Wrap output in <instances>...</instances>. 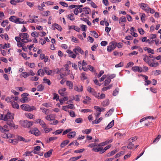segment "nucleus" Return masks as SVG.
<instances>
[{
  "label": "nucleus",
  "instance_id": "obj_63",
  "mask_svg": "<svg viewBox=\"0 0 161 161\" xmlns=\"http://www.w3.org/2000/svg\"><path fill=\"white\" fill-rule=\"evenodd\" d=\"M129 144L128 145L127 147L128 149H131L133 148L134 147V145L132 143V142H129Z\"/></svg>",
  "mask_w": 161,
  "mask_h": 161
},
{
  "label": "nucleus",
  "instance_id": "obj_37",
  "mask_svg": "<svg viewBox=\"0 0 161 161\" xmlns=\"http://www.w3.org/2000/svg\"><path fill=\"white\" fill-rule=\"evenodd\" d=\"M114 111V109L113 108H111L110 109L107 113L105 114V116L106 117H108L110 115H111L113 112Z\"/></svg>",
  "mask_w": 161,
  "mask_h": 161
},
{
  "label": "nucleus",
  "instance_id": "obj_46",
  "mask_svg": "<svg viewBox=\"0 0 161 161\" xmlns=\"http://www.w3.org/2000/svg\"><path fill=\"white\" fill-rule=\"evenodd\" d=\"M0 131L2 133H6L9 131L8 129H4L3 127L0 126Z\"/></svg>",
  "mask_w": 161,
  "mask_h": 161
},
{
  "label": "nucleus",
  "instance_id": "obj_2",
  "mask_svg": "<svg viewBox=\"0 0 161 161\" xmlns=\"http://www.w3.org/2000/svg\"><path fill=\"white\" fill-rule=\"evenodd\" d=\"M1 117L0 119L5 121L13 120L14 119V114L9 112H8L6 115H1Z\"/></svg>",
  "mask_w": 161,
  "mask_h": 161
},
{
  "label": "nucleus",
  "instance_id": "obj_20",
  "mask_svg": "<svg viewBox=\"0 0 161 161\" xmlns=\"http://www.w3.org/2000/svg\"><path fill=\"white\" fill-rule=\"evenodd\" d=\"M76 135L75 131H72L69 132L67 134V136L69 138H71L74 137Z\"/></svg>",
  "mask_w": 161,
  "mask_h": 161
},
{
  "label": "nucleus",
  "instance_id": "obj_57",
  "mask_svg": "<svg viewBox=\"0 0 161 161\" xmlns=\"http://www.w3.org/2000/svg\"><path fill=\"white\" fill-rule=\"evenodd\" d=\"M111 147V144H110L105 147L104 148H103V153L104 152H105L107 149L110 148Z\"/></svg>",
  "mask_w": 161,
  "mask_h": 161
},
{
  "label": "nucleus",
  "instance_id": "obj_47",
  "mask_svg": "<svg viewBox=\"0 0 161 161\" xmlns=\"http://www.w3.org/2000/svg\"><path fill=\"white\" fill-rule=\"evenodd\" d=\"M107 78L105 80L104 82V85L105 86H106L108 84H109L110 82L111 81V80H110V79L108 78L107 77Z\"/></svg>",
  "mask_w": 161,
  "mask_h": 161
},
{
  "label": "nucleus",
  "instance_id": "obj_19",
  "mask_svg": "<svg viewBox=\"0 0 161 161\" xmlns=\"http://www.w3.org/2000/svg\"><path fill=\"white\" fill-rule=\"evenodd\" d=\"M11 104L12 105V107L14 108H16L18 109L19 108V105L15 101H9Z\"/></svg>",
  "mask_w": 161,
  "mask_h": 161
},
{
  "label": "nucleus",
  "instance_id": "obj_48",
  "mask_svg": "<svg viewBox=\"0 0 161 161\" xmlns=\"http://www.w3.org/2000/svg\"><path fill=\"white\" fill-rule=\"evenodd\" d=\"M91 129H86V130H82V132L83 133H86V134H89L91 132Z\"/></svg>",
  "mask_w": 161,
  "mask_h": 161
},
{
  "label": "nucleus",
  "instance_id": "obj_13",
  "mask_svg": "<svg viewBox=\"0 0 161 161\" xmlns=\"http://www.w3.org/2000/svg\"><path fill=\"white\" fill-rule=\"evenodd\" d=\"M74 89L75 91H77L78 92H81L83 91V86L80 85L77 86L76 85L74 86Z\"/></svg>",
  "mask_w": 161,
  "mask_h": 161
},
{
  "label": "nucleus",
  "instance_id": "obj_8",
  "mask_svg": "<svg viewBox=\"0 0 161 161\" xmlns=\"http://www.w3.org/2000/svg\"><path fill=\"white\" fill-rule=\"evenodd\" d=\"M66 53H68V56L69 57L75 59L76 57V54L71 50L68 49L66 51Z\"/></svg>",
  "mask_w": 161,
  "mask_h": 161
},
{
  "label": "nucleus",
  "instance_id": "obj_24",
  "mask_svg": "<svg viewBox=\"0 0 161 161\" xmlns=\"http://www.w3.org/2000/svg\"><path fill=\"white\" fill-rule=\"evenodd\" d=\"M66 85L69 87L70 89H72L73 88V83L70 81L67 80L66 82Z\"/></svg>",
  "mask_w": 161,
  "mask_h": 161
},
{
  "label": "nucleus",
  "instance_id": "obj_56",
  "mask_svg": "<svg viewBox=\"0 0 161 161\" xmlns=\"http://www.w3.org/2000/svg\"><path fill=\"white\" fill-rule=\"evenodd\" d=\"M38 36H46V33L44 31H40L38 32Z\"/></svg>",
  "mask_w": 161,
  "mask_h": 161
},
{
  "label": "nucleus",
  "instance_id": "obj_16",
  "mask_svg": "<svg viewBox=\"0 0 161 161\" xmlns=\"http://www.w3.org/2000/svg\"><path fill=\"white\" fill-rule=\"evenodd\" d=\"M16 138L18 139V140L20 141H23L25 142H29L30 141V140L29 139L26 140L23 137L19 136H17Z\"/></svg>",
  "mask_w": 161,
  "mask_h": 161
},
{
  "label": "nucleus",
  "instance_id": "obj_36",
  "mask_svg": "<svg viewBox=\"0 0 161 161\" xmlns=\"http://www.w3.org/2000/svg\"><path fill=\"white\" fill-rule=\"evenodd\" d=\"M38 75L41 76H43L44 74V72L42 69H40L37 71Z\"/></svg>",
  "mask_w": 161,
  "mask_h": 161
},
{
  "label": "nucleus",
  "instance_id": "obj_50",
  "mask_svg": "<svg viewBox=\"0 0 161 161\" xmlns=\"http://www.w3.org/2000/svg\"><path fill=\"white\" fill-rule=\"evenodd\" d=\"M109 104V101H103L101 103V105L103 107H105L108 105Z\"/></svg>",
  "mask_w": 161,
  "mask_h": 161
},
{
  "label": "nucleus",
  "instance_id": "obj_61",
  "mask_svg": "<svg viewBox=\"0 0 161 161\" xmlns=\"http://www.w3.org/2000/svg\"><path fill=\"white\" fill-rule=\"evenodd\" d=\"M148 65L152 67H156L157 66H158L159 65V64L158 63H149V64H148Z\"/></svg>",
  "mask_w": 161,
  "mask_h": 161
},
{
  "label": "nucleus",
  "instance_id": "obj_33",
  "mask_svg": "<svg viewBox=\"0 0 161 161\" xmlns=\"http://www.w3.org/2000/svg\"><path fill=\"white\" fill-rule=\"evenodd\" d=\"M40 109L42 110V112L46 114H47L49 113V111L48 109L44 108H41Z\"/></svg>",
  "mask_w": 161,
  "mask_h": 161
},
{
  "label": "nucleus",
  "instance_id": "obj_59",
  "mask_svg": "<svg viewBox=\"0 0 161 161\" xmlns=\"http://www.w3.org/2000/svg\"><path fill=\"white\" fill-rule=\"evenodd\" d=\"M107 77L110 79V80L111 79H112L114 78L115 76V75L113 74H108L107 75Z\"/></svg>",
  "mask_w": 161,
  "mask_h": 161
},
{
  "label": "nucleus",
  "instance_id": "obj_6",
  "mask_svg": "<svg viewBox=\"0 0 161 161\" xmlns=\"http://www.w3.org/2000/svg\"><path fill=\"white\" fill-rule=\"evenodd\" d=\"M139 5L141 8L142 9L145 11H146L147 13H149L148 9L149 7L148 6L144 3H141L139 4Z\"/></svg>",
  "mask_w": 161,
  "mask_h": 161
},
{
  "label": "nucleus",
  "instance_id": "obj_58",
  "mask_svg": "<svg viewBox=\"0 0 161 161\" xmlns=\"http://www.w3.org/2000/svg\"><path fill=\"white\" fill-rule=\"evenodd\" d=\"M124 151H121L119 153H117L115 156V158H117L120 157L121 155L124 154Z\"/></svg>",
  "mask_w": 161,
  "mask_h": 161
},
{
  "label": "nucleus",
  "instance_id": "obj_51",
  "mask_svg": "<svg viewBox=\"0 0 161 161\" xmlns=\"http://www.w3.org/2000/svg\"><path fill=\"white\" fill-rule=\"evenodd\" d=\"M80 27L81 28V31H86L87 27L86 25H81Z\"/></svg>",
  "mask_w": 161,
  "mask_h": 161
},
{
  "label": "nucleus",
  "instance_id": "obj_12",
  "mask_svg": "<svg viewBox=\"0 0 161 161\" xmlns=\"http://www.w3.org/2000/svg\"><path fill=\"white\" fill-rule=\"evenodd\" d=\"M21 108L24 110L30 111V106L26 104H23L21 105Z\"/></svg>",
  "mask_w": 161,
  "mask_h": 161
},
{
  "label": "nucleus",
  "instance_id": "obj_17",
  "mask_svg": "<svg viewBox=\"0 0 161 161\" xmlns=\"http://www.w3.org/2000/svg\"><path fill=\"white\" fill-rule=\"evenodd\" d=\"M83 13L87 15L89 14L91 12V10L90 8L87 7H85L83 8Z\"/></svg>",
  "mask_w": 161,
  "mask_h": 161
},
{
  "label": "nucleus",
  "instance_id": "obj_5",
  "mask_svg": "<svg viewBox=\"0 0 161 161\" xmlns=\"http://www.w3.org/2000/svg\"><path fill=\"white\" fill-rule=\"evenodd\" d=\"M33 124V122L26 120L24 121L22 124V125L24 127L28 128L31 126Z\"/></svg>",
  "mask_w": 161,
  "mask_h": 161
},
{
  "label": "nucleus",
  "instance_id": "obj_18",
  "mask_svg": "<svg viewBox=\"0 0 161 161\" xmlns=\"http://www.w3.org/2000/svg\"><path fill=\"white\" fill-rule=\"evenodd\" d=\"M6 124L8 125L10 127L15 128V126L14 124V123L13 120H8L6 122Z\"/></svg>",
  "mask_w": 161,
  "mask_h": 161
},
{
  "label": "nucleus",
  "instance_id": "obj_25",
  "mask_svg": "<svg viewBox=\"0 0 161 161\" xmlns=\"http://www.w3.org/2000/svg\"><path fill=\"white\" fill-rule=\"evenodd\" d=\"M28 76H29L28 73L25 72H22L20 75V78L24 77L25 78H26Z\"/></svg>",
  "mask_w": 161,
  "mask_h": 161
},
{
  "label": "nucleus",
  "instance_id": "obj_10",
  "mask_svg": "<svg viewBox=\"0 0 161 161\" xmlns=\"http://www.w3.org/2000/svg\"><path fill=\"white\" fill-rule=\"evenodd\" d=\"M15 23L16 24H26V22L23 21L22 19L17 17Z\"/></svg>",
  "mask_w": 161,
  "mask_h": 161
},
{
  "label": "nucleus",
  "instance_id": "obj_7",
  "mask_svg": "<svg viewBox=\"0 0 161 161\" xmlns=\"http://www.w3.org/2000/svg\"><path fill=\"white\" fill-rule=\"evenodd\" d=\"M66 88H63L58 91V93L61 96L64 97L67 95L68 93L66 92Z\"/></svg>",
  "mask_w": 161,
  "mask_h": 161
},
{
  "label": "nucleus",
  "instance_id": "obj_28",
  "mask_svg": "<svg viewBox=\"0 0 161 161\" xmlns=\"http://www.w3.org/2000/svg\"><path fill=\"white\" fill-rule=\"evenodd\" d=\"M114 120H113L111 121L107 125V127H106L105 128V129L108 130L110 128L112 127L114 125Z\"/></svg>",
  "mask_w": 161,
  "mask_h": 161
},
{
  "label": "nucleus",
  "instance_id": "obj_44",
  "mask_svg": "<svg viewBox=\"0 0 161 161\" xmlns=\"http://www.w3.org/2000/svg\"><path fill=\"white\" fill-rule=\"evenodd\" d=\"M113 86V84L109 85L108 86L103 87L102 89V91H106L111 88Z\"/></svg>",
  "mask_w": 161,
  "mask_h": 161
},
{
  "label": "nucleus",
  "instance_id": "obj_54",
  "mask_svg": "<svg viewBox=\"0 0 161 161\" xmlns=\"http://www.w3.org/2000/svg\"><path fill=\"white\" fill-rule=\"evenodd\" d=\"M52 115H47L45 117V119L47 120L51 121L52 120Z\"/></svg>",
  "mask_w": 161,
  "mask_h": 161
},
{
  "label": "nucleus",
  "instance_id": "obj_11",
  "mask_svg": "<svg viewBox=\"0 0 161 161\" xmlns=\"http://www.w3.org/2000/svg\"><path fill=\"white\" fill-rule=\"evenodd\" d=\"M31 133L34 134L36 136H38L40 135V132L36 128H34L30 130Z\"/></svg>",
  "mask_w": 161,
  "mask_h": 161
},
{
  "label": "nucleus",
  "instance_id": "obj_52",
  "mask_svg": "<svg viewBox=\"0 0 161 161\" xmlns=\"http://www.w3.org/2000/svg\"><path fill=\"white\" fill-rule=\"evenodd\" d=\"M44 89V86L42 85H38L37 87V91H42Z\"/></svg>",
  "mask_w": 161,
  "mask_h": 161
},
{
  "label": "nucleus",
  "instance_id": "obj_9",
  "mask_svg": "<svg viewBox=\"0 0 161 161\" xmlns=\"http://www.w3.org/2000/svg\"><path fill=\"white\" fill-rule=\"evenodd\" d=\"M131 69L132 70L135 72H141L143 71V69L142 67H139L136 66H135L134 67H133L131 68Z\"/></svg>",
  "mask_w": 161,
  "mask_h": 161
},
{
  "label": "nucleus",
  "instance_id": "obj_32",
  "mask_svg": "<svg viewBox=\"0 0 161 161\" xmlns=\"http://www.w3.org/2000/svg\"><path fill=\"white\" fill-rule=\"evenodd\" d=\"M81 157V156L77 157H74L70 158L69 160V161H75L77 160L80 159Z\"/></svg>",
  "mask_w": 161,
  "mask_h": 161
},
{
  "label": "nucleus",
  "instance_id": "obj_26",
  "mask_svg": "<svg viewBox=\"0 0 161 161\" xmlns=\"http://www.w3.org/2000/svg\"><path fill=\"white\" fill-rule=\"evenodd\" d=\"M67 17L68 19L71 21H73L75 19L74 14H73L68 15Z\"/></svg>",
  "mask_w": 161,
  "mask_h": 161
},
{
  "label": "nucleus",
  "instance_id": "obj_22",
  "mask_svg": "<svg viewBox=\"0 0 161 161\" xmlns=\"http://www.w3.org/2000/svg\"><path fill=\"white\" fill-rule=\"evenodd\" d=\"M53 150V149H51L45 153L44 155L45 157L47 158L50 157L52 154Z\"/></svg>",
  "mask_w": 161,
  "mask_h": 161
},
{
  "label": "nucleus",
  "instance_id": "obj_55",
  "mask_svg": "<svg viewBox=\"0 0 161 161\" xmlns=\"http://www.w3.org/2000/svg\"><path fill=\"white\" fill-rule=\"evenodd\" d=\"M137 139V137L136 136L133 137L129 139L128 141L129 142H133Z\"/></svg>",
  "mask_w": 161,
  "mask_h": 161
},
{
  "label": "nucleus",
  "instance_id": "obj_14",
  "mask_svg": "<svg viewBox=\"0 0 161 161\" xmlns=\"http://www.w3.org/2000/svg\"><path fill=\"white\" fill-rule=\"evenodd\" d=\"M102 149V147H94L92 149V150L97 152H100V153L101 154L103 153Z\"/></svg>",
  "mask_w": 161,
  "mask_h": 161
},
{
  "label": "nucleus",
  "instance_id": "obj_45",
  "mask_svg": "<svg viewBox=\"0 0 161 161\" xmlns=\"http://www.w3.org/2000/svg\"><path fill=\"white\" fill-rule=\"evenodd\" d=\"M50 12L49 11H43L42 13V15L43 16H47L50 14Z\"/></svg>",
  "mask_w": 161,
  "mask_h": 161
},
{
  "label": "nucleus",
  "instance_id": "obj_4",
  "mask_svg": "<svg viewBox=\"0 0 161 161\" xmlns=\"http://www.w3.org/2000/svg\"><path fill=\"white\" fill-rule=\"evenodd\" d=\"M115 45L114 42H112L109 43L108 46L107 50L109 52H111L115 48Z\"/></svg>",
  "mask_w": 161,
  "mask_h": 161
},
{
  "label": "nucleus",
  "instance_id": "obj_62",
  "mask_svg": "<svg viewBox=\"0 0 161 161\" xmlns=\"http://www.w3.org/2000/svg\"><path fill=\"white\" fill-rule=\"evenodd\" d=\"M58 138V137L56 136L51 137L49 138L48 141H47V142L49 143L50 142L56 140Z\"/></svg>",
  "mask_w": 161,
  "mask_h": 161
},
{
  "label": "nucleus",
  "instance_id": "obj_31",
  "mask_svg": "<svg viewBox=\"0 0 161 161\" xmlns=\"http://www.w3.org/2000/svg\"><path fill=\"white\" fill-rule=\"evenodd\" d=\"M69 141L68 140H65L64 141L62 142L60 146L61 147L63 148L66 145L69 143Z\"/></svg>",
  "mask_w": 161,
  "mask_h": 161
},
{
  "label": "nucleus",
  "instance_id": "obj_40",
  "mask_svg": "<svg viewBox=\"0 0 161 161\" xmlns=\"http://www.w3.org/2000/svg\"><path fill=\"white\" fill-rule=\"evenodd\" d=\"M63 129H59L56 130L55 131L53 132V133L54 134L57 135L60 134L62 133V132L63 131Z\"/></svg>",
  "mask_w": 161,
  "mask_h": 161
},
{
  "label": "nucleus",
  "instance_id": "obj_27",
  "mask_svg": "<svg viewBox=\"0 0 161 161\" xmlns=\"http://www.w3.org/2000/svg\"><path fill=\"white\" fill-rule=\"evenodd\" d=\"M28 94L26 93H24L21 95L22 97V101H28V98L27 97V96Z\"/></svg>",
  "mask_w": 161,
  "mask_h": 161
},
{
  "label": "nucleus",
  "instance_id": "obj_38",
  "mask_svg": "<svg viewBox=\"0 0 161 161\" xmlns=\"http://www.w3.org/2000/svg\"><path fill=\"white\" fill-rule=\"evenodd\" d=\"M17 17L15 16L12 15L9 18V20L12 22L15 23V21L16 20V19Z\"/></svg>",
  "mask_w": 161,
  "mask_h": 161
},
{
  "label": "nucleus",
  "instance_id": "obj_29",
  "mask_svg": "<svg viewBox=\"0 0 161 161\" xmlns=\"http://www.w3.org/2000/svg\"><path fill=\"white\" fill-rule=\"evenodd\" d=\"M143 60L147 63L148 64H149V63H150V59L149 58V57L147 55H145L144 56V58L143 59Z\"/></svg>",
  "mask_w": 161,
  "mask_h": 161
},
{
  "label": "nucleus",
  "instance_id": "obj_49",
  "mask_svg": "<svg viewBox=\"0 0 161 161\" xmlns=\"http://www.w3.org/2000/svg\"><path fill=\"white\" fill-rule=\"evenodd\" d=\"M31 35L32 36L34 37H38V34L36 31L33 32L31 34Z\"/></svg>",
  "mask_w": 161,
  "mask_h": 161
},
{
  "label": "nucleus",
  "instance_id": "obj_39",
  "mask_svg": "<svg viewBox=\"0 0 161 161\" xmlns=\"http://www.w3.org/2000/svg\"><path fill=\"white\" fill-rule=\"evenodd\" d=\"M126 21V19L125 17L124 16H122L120 18L119 22L120 24L122 22H125Z\"/></svg>",
  "mask_w": 161,
  "mask_h": 161
},
{
  "label": "nucleus",
  "instance_id": "obj_41",
  "mask_svg": "<svg viewBox=\"0 0 161 161\" xmlns=\"http://www.w3.org/2000/svg\"><path fill=\"white\" fill-rule=\"evenodd\" d=\"M9 23L8 20L7 19L3 20L1 23V25L3 27H5L6 25Z\"/></svg>",
  "mask_w": 161,
  "mask_h": 161
},
{
  "label": "nucleus",
  "instance_id": "obj_21",
  "mask_svg": "<svg viewBox=\"0 0 161 161\" xmlns=\"http://www.w3.org/2000/svg\"><path fill=\"white\" fill-rule=\"evenodd\" d=\"M69 30L74 29L76 31L79 32L80 31V28H79L77 26L75 25L69 26Z\"/></svg>",
  "mask_w": 161,
  "mask_h": 161
},
{
  "label": "nucleus",
  "instance_id": "obj_15",
  "mask_svg": "<svg viewBox=\"0 0 161 161\" xmlns=\"http://www.w3.org/2000/svg\"><path fill=\"white\" fill-rule=\"evenodd\" d=\"M52 28L53 30H55L56 29L60 31H61L62 29L61 26L57 24L53 25Z\"/></svg>",
  "mask_w": 161,
  "mask_h": 161
},
{
  "label": "nucleus",
  "instance_id": "obj_23",
  "mask_svg": "<svg viewBox=\"0 0 161 161\" xmlns=\"http://www.w3.org/2000/svg\"><path fill=\"white\" fill-rule=\"evenodd\" d=\"M19 36L21 38V39L28 38L29 37L28 34L26 33H19Z\"/></svg>",
  "mask_w": 161,
  "mask_h": 161
},
{
  "label": "nucleus",
  "instance_id": "obj_43",
  "mask_svg": "<svg viewBox=\"0 0 161 161\" xmlns=\"http://www.w3.org/2000/svg\"><path fill=\"white\" fill-rule=\"evenodd\" d=\"M53 100H56V101H58L59 99V97L58 95L56 93H53Z\"/></svg>",
  "mask_w": 161,
  "mask_h": 161
},
{
  "label": "nucleus",
  "instance_id": "obj_60",
  "mask_svg": "<svg viewBox=\"0 0 161 161\" xmlns=\"http://www.w3.org/2000/svg\"><path fill=\"white\" fill-rule=\"evenodd\" d=\"M42 105L43 106L47 108L51 107L52 105V104L50 103H43Z\"/></svg>",
  "mask_w": 161,
  "mask_h": 161
},
{
  "label": "nucleus",
  "instance_id": "obj_1",
  "mask_svg": "<svg viewBox=\"0 0 161 161\" xmlns=\"http://www.w3.org/2000/svg\"><path fill=\"white\" fill-rule=\"evenodd\" d=\"M87 90L89 92L98 99H102L105 97V95L104 94L97 93L93 88H92L90 86H88L87 87Z\"/></svg>",
  "mask_w": 161,
  "mask_h": 161
},
{
  "label": "nucleus",
  "instance_id": "obj_42",
  "mask_svg": "<svg viewBox=\"0 0 161 161\" xmlns=\"http://www.w3.org/2000/svg\"><path fill=\"white\" fill-rule=\"evenodd\" d=\"M161 137V135H158L157 137L155 138L153 142V143H155V142H158L159 139H160Z\"/></svg>",
  "mask_w": 161,
  "mask_h": 161
},
{
  "label": "nucleus",
  "instance_id": "obj_3",
  "mask_svg": "<svg viewBox=\"0 0 161 161\" xmlns=\"http://www.w3.org/2000/svg\"><path fill=\"white\" fill-rule=\"evenodd\" d=\"M73 51L76 54V56L79 55V53H80L82 55L84 54L83 51L78 46H75V48L73 49Z\"/></svg>",
  "mask_w": 161,
  "mask_h": 161
},
{
  "label": "nucleus",
  "instance_id": "obj_34",
  "mask_svg": "<svg viewBox=\"0 0 161 161\" xmlns=\"http://www.w3.org/2000/svg\"><path fill=\"white\" fill-rule=\"evenodd\" d=\"M152 73L154 75H157L161 74V71L160 70H153L152 71Z\"/></svg>",
  "mask_w": 161,
  "mask_h": 161
},
{
  "label": "nucleus",
  "instance_id": "obj_35",
  "mask_svg": "<svg viewBox=\"0 0 161 161\" xmlns=\"http://www.w3.org/2000/svg\"><path fill=\"white\" fill-rule=\"evenodd\" d=\"M25 64L31 68H34L35 66V65L34 63H30L28 62H26L25 63Z\"/></svg>",
  "mask_w": 161,
  "mask_h": 161
},
{
  "label": "nucleus",
  "instance_id": "obj_64",
  "mask_svg": "<svg viewBox=\"0 0 161 161\" xmlns=\"http://www.w3.org/2000/svg\"><path fill=\"white\" fill-rule=\"evenodd\" d=\"M119 89L118 88H116L115 89L114 91L113 92V95L114 96L117 95L119 92Z\"/></svg>",
  "mask_w": 161,
  "mask_h": 161
},
{
  "label": "nucleus",
  "instance_id": "obj_30",
  "mask_svg": "<svg viewBox=\"0 0 161 161\" xmlns=\"http://www.w3.org/2000/svg\"><path fill=\"white\" fill-rule=\"evenodd\" d=\"M58 123V121L55 119H52L49 122L50 125H57Z\"/></svg>",
  "mask_w": 161,
  "mask_h": 161
},
{
  "label": "nucleus",
  "instance_id": "obj_53",
  "mask_svg": "<svg viewBox=\"0 0 161 161\" xmlns=\"http://www.w3.org/2000/svg\"><path fill=\"white\" fill-rule=\"evenodd\" d=\"M43 80L45 83H47L48 85H51V81L47 79L45 77L43 79Z\"/></svg>",
  "mask_w": 161,
  "mask_h": 161
}]
</instances>
